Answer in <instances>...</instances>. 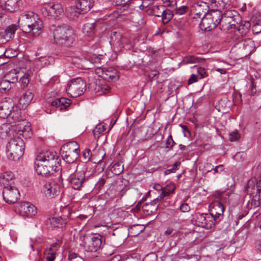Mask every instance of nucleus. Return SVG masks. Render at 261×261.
I'll return each instance as SVG.
<instances>
[{
  "label": "nucleus",
  "mask_w": 261,
  "mask_h": 261,
  "mask_svg": "<svg viewBox=\"0 0 261 261\" xmlns=\"http://www.w3.org/2000/svg\"><path fill=\"white\" fill-rule=\"evenodd\" d=\"M18 25L24 32H33L36 37L41 33L43 23L38 15L33 12H27L20 15L18 19Z\"/></svg>",
  "instance_id": "1"
},
{
  "label": "nucleus",
  "mask_w": 261,
  "mask_h": 261,
  "mask_svg": "<svg viewBox=\"0 0 261 261\" xmlns=\"http://www.w3.org/2000/svg\"><path fill=\"white\" fill-rule=\"evenodd\" d=\"M21 109L19 107H13L8 119L13 121L11 124L14 125L12 127L14 130H17V133L24 138H30L32 135L30 124L21 116Z\"/></svg>",
  "instance_id": "2"
},
{
  "label": "nucleus",
  "mask_w": 261,
  "mask_h": 261,
  "mask_svg": "<svg viewBox=\"0 0 261 261\" xmlns=\"http://www.w3.org/2000/svg\"><path fill=\"white\" fill-rule=\"evenodd\" d=\"M53 36L56 43L67 46L71 45L75 39L73 30L66 24L57 27L53 31Z\"/></svg>",
  "instance_id": "3"
},
{
  "label": "nucleus",
  "mask_w": 261,
  "mask_h": 261,
  "mask_svg": "<svg viewBox=\"0 0 261 261\" xmlns=\"http://www.w3.org/2000/svg\"><path fill=\"white\" fill-rule=\"evenodd\" d=\"M222 18V12L219 10H214L207 13L205 17H202L199 24L201 30L209 31L215 29L219 24L222 28L221 23Z\"/></svg>",
  "instance_id": "4"
},
{
  "label": "nucleus",
  "mask_w": 261,
  "mask_h": 261,
  "mask_svg": "<svg viewBox=\"0 0 261 261\" xmlns=\"http://www.w3.org/2000/svg\"><path fill=\"white\" fill-rule=\"evenodd\" d=\"M7 148L9 159L16 161L19 160L24 153V143L23 140L19 137L14 136L9 142Z\"/></svg>",
  "instance_id": "5"
},
{
  "label": "nucleus",
  "mask_w": 261,
  "mask_h": 261,
  "mask_svg": "<svg viewBox=\"0 0 261 261\" xmlns=\"http://www.w3.org/2000/svg\"><path fill=\"white\" fill-rule=\"evenodd\" d=\"M80 148L77 142L72 141L63 145L60 153L66 163L75 162L79 155Z\"/></svg>",
  "instance_id": "6"
},
{
  "label": "nucleus",
  "mask_w": 261,
  "mask_h": 261,
  "mask_svg": "<svg viewBox=\"0 0 261 261\" xmlns=\"http://www.w3.org/2000/svg\"><path fill=\"white\" fill-rule=\"evenodd\" d=\"M241 21V17L239 13L234 10L227 11L221 21L222 28L221 30H227L236 28V24H238Z\"/></svg>",
  "instance_id": "7"
},
{
  "label": "nucleus",
  "mask_w": 261,
  "mask_h": 261,
  "mask_svg": "<svg viewBox=\"0 0 261 261\" xmlns=\"http://www.w3.org/2000/svg\"><path fill=\"white\" fill-rule=\"evenodd\" d=\"M42 14L49 18H56L62 16L64 9L60 3H50L43 5L41 9Z\"/></svg>",
  "instance_id": "8"
},
{
  "label": "nucleus",
  "mask_w": 261,
  "mask_h": 261,
  "mask_svg": "<svg viewBox=\"0 0 261 261\" xmlns=\"http://www.w3.org/2000/svg\"><path fill=\"white\" fill-rule=\"evenodd\" d=\"M86 90V84L81 78H76L71 81L67 85L66 92L72 97L81 95Z\"/></svg>",
  "instance_id": "9"
},
{
  "label": "nucleus",
  "mask_w": 261,
  "mask_h": 261,
  "mask_svg": "<svg viewBox=\"0 0 261 261\" xmlns=\"http://www.w3.org/2000/svg\"><path fill=\"white\" fill-rule=\"evenodd\" d=\"M254 48L255 44L254 41L252 39L248 38L239 40L234 44L232 50L236 51L238 49L241 56L246 57L251 54Z\"/></svg>",
  "instance_id": "10"
},
{
  "label": "nucleus",
  "mask_w": 261,
  "mask_h": 261,
  "mask_svg": "<svg viewBox=\"0 0 261 261\" xmlns=\"http://www.w3.org/2000/svg\"><path fill=\"white\" fill-rule=\"evenodd\" d=\"M57 157L56 152L46 151L38 154L36 160L48 164L49 167L51 168L52 171H56L57 168L60 169L59 166H57L59 164Z\"/></svg>",
  "instance_id": "11"
},
{
  "label": "nucleus",
  "mask_w": 261,
  "mask_h": 261,
  "mask_svg": "<svg viewBox=\"0 0 261 261\" xmlns=\"http://www.w3.org/2000/svg\"><path fill=\"white\" fill-rule=\"evenodd\" d=\"M34 168L38 175L47 177L54 175V173H56L58 177L59 181L60 182L62 180L61 172L59 171V168H57L56 171H52L51 168L49 167L48 164L37 160L35 162Z\"/></svg>",
  "instance_id": "12"
},
{
  "label": "nucleus",
  "mask_w": 261,
  "mask_h": 261,
  "mask_svg": "<svg viewBox=\"0 0 261 261\" xmlns=\"http://www.w3.org/2000/svg\"><path fill=\"white\" fill-rule=\"evenodd\" d=\"M103 237L99 233L91 234L85 242V250L90 252H95L101 247Z\"/></svg>",
  "instance_id": "13"
},
{
  "label": "nucleus",
  "mask_w": 261,
  "mask_h": 261,
  "mask_svg": "<svg viewBox=\"0 0 261 261\" xmlns=\"http://www.w3.org/2000/svg\"><path fill=\"white\" fill-rule=\"evenodd\" d=\"M3 196L6 203L13 204L19 199L20 193L18 189L14 186H6L4 187Z\"/></svg>",
  "instance_id": "14"
},
{
  "label": "nucleus",
  "mask_w": 261,
  "mask_h": 261,
  "mask_svg": "<svg viewBox=\"0 0 261 261\" xmlns=\"http://www.w3.org/2000/svg\"><path fill=\"white\" fill-rule=\"evenodd\" d=\"M67 180L72 188L80 190L86 181L85 171L80 170L69 176Z\"/></svg>",
  "instance_id": "15"
},
{
  "label": "nucleus",
  "mask_w": 261,
  "mask_h": 261,
  "mask_svg": "<svg viewBox=\"0 0 261 261\" xmlns=\"http://www.w3.org/2000/svg\"><path fill=\"white\" fill-rule=\"evenodd\" d=\"M16 211L23 218H31L37 213L35 205L28 202H21L17 206Z\"/></svg>",
  "instance_id": "16"
},
{
  "label": "nucleus",
  "mask_w": 261,
  "mask_h": 261,
  "mask_svg": "<svg viewBox=\"0 0 261 261\" xmlns=\"http://www.w3.org/2000/svg\"><path fill=\"white\" fill-rule=\"evenodd\" d=\"M42 191L47 198H52L60 194V186L57 183L47 182L43 185Z\"/></svg>",
  "instance_id": "17"
},
{
  "label": "nucleus",
  "mask_w": 261,
  "mask_h": 261,
  "mask_svg": "<svg viewBox=\"0 0 261 261\" xmlns=\"http://www.w3.org/2000/svg\"><path fill=\"white\" fill-rule=\"evenodd\" d=\"M210 213L219 222L223 217L224 211L223 205L219 201H215L209 206Z\"/></svg>",
  "instance_id": "18"
},
{
  "label": "nucleus",
  "mask_w": 261,
  "mask_h": 261,
  "mask_svg": "<svg viewBox=\"0 0 261 261\" xmlns=\"http://www.w3.org/2000/svg\"><path fill=\"white\" fill-rule=\"evenodd\" d=\"M13 125L10 123H3L0 126V138L3 139H6L7 138L12 135L13 137L15 136V134L18 136H22L17 133V130H15L12 128Z\"/></svg>",
  "instance_id": "19"
},
{
  "label": "nucleus",
  "mask_w": 261,
  "mask_h": 261,
  "mask_svg": "<svg viewBox=\"0 0 261 261\" xmlns=\"http://www.w3.org/2000/svg\"><path fill=\"white\" fill-rule=\"evenodd\" d=\"M162 203L158 198L153 199L150 203H146L142 206V210L144 213L146 215H151L156 212L159 204Z\"/></svg>",
  "instance_id": "20"
},
{
  "label": "nucleus",
  "mask_w": 261,
  "mask_h": 261,
  "mask_svg": "<svg viewBox=\"0 0 261 261\" xmlns=\"http://www.w3.org/2000/svg\"><path fill=\"white\" fill-rule=\"evenodd\" d=\"M195 9V14L193 17L194 19H198L205 17L207 14V6L205 3L201 2L200 3H197L193 6Z\"/></svg>",
  "instance_id": "21"
},
{
  "label": "nucleus",
  "mask_w": 261,
  "mask_h": 261,
  "mask_svg": "<svg viewBox=\"0 0 261 261\" xmlns=\"http://www.w3.org/2000/svg\"><path fill=\"white\" fill-rule=\"evenodd\" d=\"M13 107L11 101H2L0 103V117L3 119L8 118Z\"/></svg>",
  "instance_id": "22"
},
{
  "label": "nucleus",
  "mask_w": 261,
  "mask_h": 261,
  "mask_svg": "<svg viewBox=\"0 0 261 261\" xmlns=\"http://www.w3.org/2000/svg\"><path fill=\"white\" fill-rule=\"evenodd\" d=\"M33 97V93L30 90H27L19 99L18 104L20 108L25 109L30 104Z\"/></svg>",
  "instance_id": "23"
},
{
  "label": "nucleus",
  "mask_w": 261,
  "mask_h": 261,
  "mask_svg": "<svg viewBox=\"0 0 261 261\" xmlns=\"http://www.w3.org/2000/svg\"><path fill=\"white\" fill-rule=\"evenodd\" d=\"M103 23V21L99 20L95 23H87L83 27V33L87 37H92L95 33V29L97 24Z\"/></svg>",
  "instance_id": "24"
},
{
  "label": "nucleus",
  "mask_w": 261,
  "mask_h": 261,
  "mask_svg": "<svg viewBox=\"0 0 261 261\" xmlns=\"http://www.w3.org/2000/svg\"><path fill=\"white\" fill-rule=\"evenodd\" d=\"M14 179V174L11 171H6L0 175V184L4 187L12 186Z\"/></svg>",
  "instance_id": "25"
},
{
  "label": "nucleus",
  "mask_w": 261,
  "mask_h": 261,
  "mask_svg": "<svg viewBox=\"0 0 261 261\" xmlns=\"http://www.w3.org/2000/svg\"><path fill=\"white\" fill-rule=\"evenodd\" d=\"M101 76L107 81H116L118 79L119 76L116 70L112 68H104L102 71Z\"/></svg>",
  "instance_id": "26"
},
{
  "label": "nucleus",
  "mask_w": 261,
  "mask_h": 261,
  "mask_svg": "<svg viewBox=\"0 0 261 261\" xmlns=\"http://www.w3.org/2000/svg\"><path fill=\"white\" fill-rule=\"evenodd\" d=\"M175 185L173 183H170L163 188L162 192H161L158 196V199L163 202L164 198L168 196L170 194L174 192L175 190Z\"/></svg>",
  "instance_id": "27"
},
{
  "label": "nucleus",
  "mask_w": 261,
  "mask_h": 261,
  "mask_svg": "<svg viewBox=\"0 0 261 261\" xmlns=\"http://www.w3.org/2000/svg\"><path fill=\"white\" fill-rule=\"evenodd\" d=\"M93 0H79L76 4L82 14L88 12L93 6Z\"/></svg>",
  "instance_id": "28"
},
{
  "label": "nucleus",
  "mask_w": 261,
  "mask_h": 261,
  "mask_svg": "<svg viewBox=\"0 0 261 261\" xmlns=\"http://www.w3.org/2000/svg\"><path fill=\"white\" fill-rule=\"evenodd\" d=\"M21 4V0H6L4 7L8 11L14 12L18 10Z\"/></svg>",
  "instance_id": "29"
},
{
  "label": "nucleus",
  "mask_w": 261,
  "mask_h": 261,
  "mask_svg": "<svg viewBox=\"0 0 261 261\" xmlns=\"http://www.w3.org/2000/svg\"><path fill=\"white\" fill-rule=\"evenodd\" d=\"M261 205V189H258L257 193L253 196L247 204L248 209L255 208Z\"/></svg>",
  "instance_id": "30"
},
{
  "label": "nucleus",
  "mask_w": 261,
  "mask_h": 261,
  "mask_svg": "<svg viewBox=\"0 0 261 261\" xmlns=\"http://www.w3.org/2000/svg\"><path fill=\"white\" fill-rule=\"evenodd\" d=\"M48 225H50L51 227H63L65 226L66 222L60 217H53L48 218L47 221Z\"/></svg>",
  "instance_id": "31"
},
{
  "label": "nucleus",
  "mask_w": 261,
  "mask_h": 261,
  "mask_svg": "<svg viewBox=\"0 0 261 261\" xmlns=\"http://www.w3.org/2000/svg\"><path fill=\"white\" fill-rule=\"evenodd\" d=\"M78 164L75 162L66 163L62 170V173L66 176H70L76 171H79Z\"/></svg>",
  "instance_id": "32"
},
{
  "label": "nucleus",
  "mask_w": 261,
  "mask_h": 261,
  "mask_svg": "<svg viewBox=\"0 0 261 261\" xmlns=\"http://www.w3.org/2000/svg\"><path fill=\"white\" fill-rule=\"evenodd\" d=\"M165 7L163 5H154L150 7L147 10V13L156 17H161L164 12Z\"/></svg>",
  "instance_id": "33"
},
{
  "label": "nucleus",
  "mask_w": 261,
  "mask_h": 261,
  "mask_svg": "<svg viewBox=\"0 0 261 261\" xmlns=\"http://www.w3.org/2000/svg\"><path fill=\"white\" fill-rule=\"evenodd\" d=\"M22 74V72L20 69L11 70L7 74V78L12 83H17L18 81L19 76Z\"/></svg>",
  "instance_id": "34"
},
{
  "label": "nucleus",
  "mask_w": 261,
  "mask_h": 261,
  "mask_svg": "<svg viewBox=\"0 0 261 261\" xmlns=\"http://www.w3.org/2000/svg\"><path fill=\"white\" fill-rule=\"evenodd\" d=\"M118 197L121 198L128 190L127 186L123 184L122 180L117 181L114 183Z\"/></svg>",
  "instance_id": "35"
},
{
  "label": "nucleus",
  "mask_w": 261,
  "mask_h": 261,
  "mask_svg": "<svg viewBox=\"0 0 261 261\" xmlns=\"http://www.w3.org/2000/svg\"><path fill=\"white\" fill-rule=\"evenodd\" d=\"M250 23L248 21H245L242 22L241 23L236 24V28L237 30L240 32L241 35H245L249 31L250 28Z\"/></svg>",
  "instance_id": "36"
},
{
  "label": "nucleus",
  "mask_w": 261,
  "mask_h": 261,
  "mask_svg": "<svg viewBox=\"0 0 261 261\" xmlns=\"http://www.w3.org/2000/svg\"><path fill=\"white\" fill-rule=\"evenodd\" d=\"M204 220L205 222V225H203V228L205 229H211L218 222V221L210 213L205 214Z\"/></svg>",
  "instance_id": "37"
},
{
  "label": "nucleus",
  "mask_w": 261,
  "mask_h": 261,
  "mask_svg": "<svg viewBox=\"0 0 261 261\" xmlns=\"http://www.w3.org/2000/svg\"><path fill=\"white\" fill-rule=\"evenodd\" d=\"M80 11L81 10L77 8L76 4L75 6H71L66 9L67 15L71 19H74L79 14H82V12Z\"/></svg>",
  "instance_id": "38"
},
{
  "label": "nucleus",
  "mask_w": 261,
  "mask_h": 261,
  "mask_svg": "<svg viewBox=\"0 0 261 261\" xmlns=\"http://www.w3.org/2000/svg\"><path fill=\"white\" fill-rule=\"evenodd\" d=\"M204 215V213H197L193 216V220L195 222V224L203 228V225H205V222L204 221L205 219Z\"/></svg>",
  "instance_id": "39"
},
{
  "label": "nucleus",
  "mask_w": 261,
  "mask_h": 261,
  "mask_svg": "<svg viewBox=\"0 0 261 261\" xmlns=\"http://www.w3.org/2000/svg\"><path fill=\"white\" fill-rule=\"evenodd\" d=\"M112 35L116 36V38L119 37L117 42L118 43L120 47H124L126 45H130V41L129 40L119 34H117L116 32H113Z\"/></svg>",
  "instance_id": "40"
},
{
  "label": "nucleus",
  "mask_w": 261,
  "mask_h": 261,
  "mask_svg": "<svg viewBox=\"0 0 261 261\" xmlns=\"http://www.w3.org/2000/svg\"><path fill=\"white\" fill-rule=\"evenodd\" d=\"M106 194L108 195L109 198L111 199H113L116 197H118L114 183L109 185V188L107 189Z\"/></svg>",
  "instance_id": "41"
},
{
  "label": "nucleus",
  "mask_w": 261,
  "mask_h": 261,
  "mask_svg": "<svg viewBox=\"0 0 261 261\" xmlns=\"http://www.w3.org/2000/svg\"><path fill=\"white\" fill-rule=\"evenodd\" d=\"M199 62V58L194 56H188L185 57L182 61L179 64V65H187L188 64L195 63Z\"/></svg>",
  "instance_id": "42"
},
{
  "label": "nucleus",
  "mask_w": 261,
  "mask_h": 261,
  "mask_svg": "<svg viewBox=\"0 0 261 261\" xmlns=\"http://www.w3.org/2000/svg\"><path fill=\"white\" fill-rule=\"evenodd\" d=\"M173 14L172 11L165 8L163 15L161 16L163 23H167L173 17Z\"/></svg>",
  "instance_id": "43"
},
{
  "label": "nucleus",
  "mask_w": 261,
  "mask_h": 261,
  "mask_svg": "<svg viewBox=\"0 0 261 261\" xmlns=\"http://www.w3.org/2000/svg\"><path fill=\"white\" fill-rule=\"evenodd\" d=\"M29 75L22 72V74L19 76L18 81L21 88H25L29 83Z\"/></svg>",
  "instance_id": "44"
},
{
  "label": "nucleus",
  "mask_w": 261,
  "mask_h": 261,
  "mask_svg": "<svg viewBox=\"0 0 261 261\" xmlns=\"http://www.w3.org/2000/svg\"><path fill=\"white\" fill-rule=\"evenodd\" d=\"M106 130V126L102 124H97L93 130V135L95 138H98L99 135L103 133Z\"/></svg>",
  "instance_id": "45"
},
{
  "label": "nucleus",
  "mask_w": 261,
  "mask_h": 261,
  "mask_svg": "<svg viewBox=\"0 0 261 261\" xmlns=\"http://www.w3.org/2000/svg\"><path fill=\"white\" fill-rule=\"evenodd\" d=\"M110 87L107 84H100L96 85L95 90L97 92L99 93V95H103L109 91Z\"/></svg>",
  "instance_id": "46"
},
{
  "label": "nucleus",
  "mask_w": 261,
  "mask_h": 261,
  "mask_svg": "<svg viewBox=\"0 0 261 261\" xmlns=\"http://www.w3.org/2000/svg\"><path fill=\"white\" fill-rule=\"evenodd\" d=\"M123 171V166L122 163L117 162L111 168L112 172L115 175H119Z\"/></svg>",
  "instance_id": "47"
},
{
  "label": "nucleus",
  "mask_w": 261,
  "mask_h": 261,
  "mask_svg": "<svg viewBox=\"0 0 261 261\" xmlns=\"http://www.w3.org/2000/svg\"><path fill=\"white\" fill-rule=\"evenodd\" d=\"M17 30V26L16 24L10 25L5 30L7 37L9 38H12Z\"/></svg>",
  "instance_id": "48"
},
{
  "label": "nucleus",
  "mask_w": 261,
  "mask_h": 261,
  "mask_svg": "<svg viewBox=\"0 0 261 261\" xmlns=\"http://www.w3.org/2000/svg\"><path fill=\"white\" fill-rule=\"evenodd\" d=\"M59 103V109L62 111L69 107L71 103L70 100L68 98L62 97L58 99Z\"/></svg>",
  "instance_id": "49"
},
{
  "label": "nucleus",
  "mask_w": 261,
  "mask_h": 261,
  "mask_svg": "<svg viewBox=\"0 0 261 261\" xmlns=\"http://www.w3.org/2000/svg\"><path fill=\"white\" fill-rule=\"evenodd\" d=\"M244 243V239L243 236L240 233H238L236 236V238L231 241L232 244H236L234 245L235 247H239L241 246Z\"/></svg>",
  "instance_id": "50"
},
{
  "label": "nucleus",
  "mask_w": 261,
  "mask_h": 261,
  "mask_svg": "<svg viewBox=\"0 0 261 261\" xmlns=\"http://www.w3.org/2000/svg\"><path fill=\"white\" fill-rule=\"evenodd\" d=\"M193 68L196 69L198 77L199 79H202L207 76V72L204 68L198 67L196 65H194Z\"/></svg>",
  "instance_id": "51"
},
{
  "label": "nucleus",
  "mask_w": 261,
  "mask_h": 261,
  "mask_svg": "<svg viewBox=\"0 0 261 261\" xmlns=\"http://www.w3.org/2000/svg\"><path fill=\"white\" fill-rule=\"evenodd\" d=\"M11 83L8 79H4L1 82L0 88L4 91H8L11 88Z\"/></svg>",
  "instance_id": "52"
},
{
  "label": "nucleus",
  "mask_w": 261,
  "mask_h": 261,
  "mask_svg": "<svg viewBox=\"0 0 261 261\" xmlns=\"http://www.w3.org/2000/svg\"><path fill=\"white\" fill-rule=\"evenodd\" d=\"M40 61L42 65L48 66L54 63V59L53 57L50 56L44 57H41L40 59Z\"/></svg>",
  "instance_id": "53"
},
{
  "label": "nucleus",
  "mask_w": 261,
  "mask_h": 261,
  "mask_svg": "<svg viewBox=\"0 0 261 261\" xmlns=\"http://www.w3.org/2000/svg\"><path fill=\"white\" fill-rule=\"evenodd\" d=\"M256 182L257 180L255 178H252L248 181L246 187V190L248 193L250 192L249 191L250 189L252 190L255 189V186H256Z\"/></svg>",
  "instance_id": "54"
},
{
  "label": "nucleus",
  "mask_w": 261,
  "mask_h": 261,
  "mask_svg": "<svg viewBox=\"0 0 261 261\" xmlns=\"http://www.w3.org/2000/svg\"><path fill=\"white\" fill-rule=\"evenodd\" d=\"M47 261H54L56 257L55 252L51 250V248L45 251Z\"/></svg>",
  "instance_id": "55"
},
{
  "label": "nucleus",
  "mask_w": 261,
  "mask_h": 261,
  "mask_svg": "<svg viewBox=\"0 0 261 261\" xmlns=\"http://www.w3.org/2000/svg\"><path fill=\"white\" fill-rule=\"evenodd\" d=\"M180 165V162H176L174 163L172 168L167 169L164 171V175H166L171 173H174L178 169Z\"/></svg>",
  "instance_id": "56"
},
{
  "label": "nucleus",
  "mask_w": 261,
  "mask_h": 261,
  "mask_svg": "<svg viewBox=\"0 0 261 261\" xmlns=\"http://www.w3.org/2000/svg\"><path fill=\"white\" fill-rule=\"evenodd\" d=\"M108 179L107 175H103L100 178L98 181L95 184V188L100 189L106 184L107 180Z\"/></svg>",
  "instance_id": "57"
},
{
  "label": "nucleus",
  "mask_w": 261,
  "mask_h": 261,
  "mask_svg": "<svg viewBox=\"0 0 261 261\" xmlns=\"http://www.w3.org/2000/svg\"><path fill=\"white\" fill-rule=\"evenodd\" d=\"M83 156L85 162H88L92 157V152L89 149H85L82 152Z\"/></svg>",
  "instance_id": "58"
},
{
  "label": "nucleus",
  "mask_w": 261,
  "mask_h": 261,
  "mask_svg": "<svg viewBox=\"0 0 261 261\" xmlns=\"http://www.w3.org/2000/svg\"><path fill=\"white\" fill-rule=\"evenodd\" d=\"M240 137V135L237 130H235L229 134V140L231 142L237 141Z\"/></svg>",
  "instance_id": "59"
},
{
  "label": "nucleus",
  "mask_w": 261,
  "mask_h": 261,
  "mask_svg": "<svg viewBox=\"0 0 261 261\" xmlns=\"http://www.w3.org/2000/svg\"><path fill=\"white\" fill-rule=\"evenodd\" d=\"M116 4L117 5L122 6L124 8V10L125 8H127L131 3L132 0H115Z\"/></svg>",
  "instance_id": "60"
},
{
  "label": "nucleus",
  "mask_w": 261,
  "mask_h": 261,
  "mask_svg": "<svg viewBox=\"0 0 261 261\" xmlns=\"http://www.w3.org/2000/svg\"><path fill=\"white\" fill-rule=\"evenodd\" d=\"M188 8L187 6H182L179 7H176L175 9V14L181 15L185 14L188 10Z\"/></svg>",
  "instance_id": "61"
},
{
  "label": "nucleus",
  "mask_w": 261,
  "mask_h": 261,
  "mask_svg": "<svg viewBox=\"0 0 261 261\" xmlns=\"http://www.w3.org/2000/svg\"><path fill=\"white\" fill-rule=\"evenodd\" d=\"M174 144L175 142L173 141L172 136L169 135L166 140V147L171 149Z\"/></svg>",
  "instance_id": "62"
},
{
  "label": "nucleus",
  "mask_w": 261,
  "mask_h": 261,
  "mask_svg": "<svg viewBox=\"0 0 261 261\" xmlns=\"http://www.w3.org/2000/svg\"><path fill=\"white\" fill-rule=\"evenodd\" d=\"M224 168L223 165H219L218 166H216L215 168H212L211 170H207V172H210L212 170L214 171V174L216 173H219L224 171Z\"/></svg>",
  "instance_id": "63"
},
{
  "label": "nucleus",
  "mask_w": 261,
  "mask_h": 261,
  "mask_svg": "<svg viewBox=\"0 0 261 261\" xmlns=\"http://www.w3.org/2000/svg\"><path fill=\"white\" fill-rule=\"evenodd\" d=\"M66 57H67V60L68 62H71L73 64H75V63H76L79 60V59L72 55V54H71L69 55L67 54L66 55Z\"/></svg>",
  "instance_id": "64"
}]
</instances>
